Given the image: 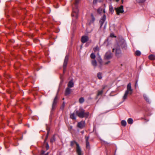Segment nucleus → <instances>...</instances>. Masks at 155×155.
I'll list each match as a JSON object with an SVG mask.
<instances>
[{
  "label": "nucleus",
  "instance_id": "nucleus-38",
  "mask_svg": "<svg viewBox=\"0 0 155 155\" xmlns=\"http://www.w3.org/2000/svg\"><path fill=\"white\" fill-rule=\"evenodd\" d=\"M97 2V0H94L93 2V3L94 4H95Z\"/></svg>",
  "mask_w": 155,
  "mask_h": 155
},
{
  "label": "nucleus",
  "instance_id": "nucleus-29",
  "mask_svg": "<svg viewBox=\"0 0 155 155\" xmlns=\"http://www.w3.org/2000/svg\"><path fill=\"white\" fill-rule=\"evenodd\" d=\"M55 141V137L54 136L50 140V142L51 143H53Z\"/></svg>",
  "mask_w": 155,
  "mask_h": 155
},
{
  "label": "nucleus",
  "instance_id": "nucleus-18",
  "mask_svg": "<svg viewBox=\"0 0 155 155\" xmlns=\"http://www.w3.org/2000/svg\"><path fill=\"white\" fill-rule=\"evenodd\" d=\"M109 11L112 14L114 12L113 8L111 5H110L109 6Z\"/></svg>",
  "mask_w": 155,
  "mask_h": 155
},
{
  "label": "nucleus",
  "instance_id": "nucleus-3",
  "mask_svg": "<svg viewBox=\"0 0 155 155\" xmlns=\"http://www.w3.org/2000/svg\"><path fill=\"white\" fill-rule=\"evenodd\" d=\"M75 113L78 117L81 118L87 117L89 115L88 112H85V110L82 108H80L78 110H76Z\"/></svg>",
  "mask_w": 155,
  "mask_h": 155
},
{
  "label": "nucleus",
  "instance_id": "nucleus-10",
  "mask_svg": "<svg viewBox=\"0 0 155 155\" xmlns=\"http://www.w3.org/2000/svg\"><path fill=\"white\" fill-rule=\"evenodd\" d=\"M85 126V121H81L80 122L78 123L77 126L80 129L83 128Z\"/></svg>",
  "mask_w": 155,
  "mask_h": 155
},
{
  "label": "nucleus",
  "instance_id": "nucleus-1",
  "mask_svg": "<svg viewBox=\"0 0 155 155\" xmlns=\"http://www.w3.org/2000/svg\"><path fill=\"white\" fill-rule=\"evenodd\" d=\"M81 0H74L72 6V13L71 14L72 17H74L76 18H78V14L79 10L78 8V4Z\"/></svg>",
  "mask_w": 155,
  "mask_h": 155
},
{
  "label": "nucleus",
  "instance_id": "nucleus-2",
  "mask_svg": "<svg viewBox=\"0 0 155 155\" xmlns=\"http://www.w3.org/2000/svg\"><path fill=\"white\" fill-rule=\"evenodd\" d=\"M133 92V90L131 88V83H129L127 85V90L126 91L123 97V101H124L127 98L128 95H131Z\"/></svg>",
  "mask_w": 155,
  "mask_h": 155
},
{
  "label": "nucleus",
  "instance_id": "nucleus-42",
  "mask_svg": "<svg viewBox=\"0 0 155 155\" xmlns=\"http://www.w3.org/2000/svg\"><path fill=\"white\" fill-rule=\"evenodd\" d=\"M49 133V132L48 131V132H47V134L46 135L48 136Z\"/></svg>",
  "mask_w": 155,
  "mask_h": 155
},
{
  "label": "nucleus",
  "instance_id": "nucleus-19",
  "mask_svg": "<svg viewBox=\"0 0 155 155\" xmlns=\"http://www.w3.org/2000/svg\"><path fill=\"white\" fill-rule=\"evenodd\" d=\"M91 63L93 66L95 67L97 66V62L95 60L92 61Z\"/></svg>",
  "mask_w": 155,
  "mask_h": 155
},
{
  "label": "nucleus",
  "instance_id": "nucleus-17",
  "mask_svg": "<svg viewBox=\"0 0 155 155\" xmlns=\"http://www.w3.org/2000/svg\"><path fill=\"white\" fill-rule=\"evenodd\" d=\"M97 59L100 64H102V60L101 59L100 56L99 55H98V56L97 57Z\"/></svg>",
  "mask_w": 155,
  "mask_h": 155
},
{
  "label": "nucleus",
  "instance_id": "nucleus-15",
  "mask_svg": "<svg viewBox=\"0 0 155 155\" xmlns=\"http://www.w3.org/2000/svg\"><path fill=\"white\" fill-rule=\"evenodd\" d=\"M74 83L72 80L70 81L68 84V87L69 88L73 87L74 86Z\"/></svg>",
  "mask_w": 155,
  "mask_h": 155
},
{
  "label": "nucleus",
  "instance_id": "nucleus-5",
  "mask_svg": "<svg viewBox=\"0 0 155 155\" xmlns=\"http://www.w3.org/2000/svg\"><path fill=\"white\" fill-rule=\"evenodd\" d=\"M75 144H76L77 146L76 151L78 155H81V151L80 147L79 144L75 141H71L70 144L71 146L73 147Z\"/></svg>",
  "mask_w": 155,
  "mask_h": 155
},
{
  "label": "nucleus",
  "instance_id": "nucleus-22",
  "mask_svg": "<svg viewBox=\"0 0 155 155\" xmlns=\"http://www.w3.org/2000/svg\"><path fill=\"white\" fill-rule=\"evenodd\" d=\"M121 124L123 126L125 127L126 125L127 122L125 120H122L121 121Z\"/></svg>",
  "mask_w": 155,
  "mask_h": 155
},
{
  "label": "nucleus",
  "instance_id": "nucleus-14",
  "mask_svg": "<svg viewBox=\"0 0 155 155\" xmlns=\"http://www.w3.org/2000/svg\"><path fill=\"white\" fill-rule=\"evenodd\" d=\"M143 97L144 99L148 103L150 104L151 103V100L150 99L149 97L146 94H143Z\"/></svg>",
  "mask_w": 155,
  "mask_h": 155
},
{
  "label": "nucleus",
  "instance_id": "nucleus-7",
  "mask_svg": "<svg viewBox=\"0 0 155 155\" xmlns=\"http://www.w3.org/2000/svg\"><path fill=\"white\" fill-rule=\"evenodd\" d=\"M58 98L57 95L54 97L53 102L52 108L51 111V113H52L53 111H54L56 108V106H57V104L58 103Z\"/></svg>",
  "mask_w": 155,
  "mask_h": 155
},
{
  "label": "nucleus",
  "instance_id": "nucleus-37",
  "mask_svg": "<svg viewBox=\"0 0 155 155\" xmlns=\"http://www.w3.org/2000/svg\"><path fill=\"white\" fill-rule=\"evenodd\" d=\"M106 25H107V23H105L104 24V29H105L106 28Z\"/></svg>",
  "mask_w": 155,
  "mask_h": 155
},
{
  "label": "nucleus",
  "instance_id": "nucleus-44",
  "mask_svg": "<svg viewBox=\"0 0 155 155\" xmlns=\"http://www.w3.org/2000/svg\"><path fill=\"white\" fill-rule=\"evenodd\" d=\"M44 155H48V153H47Z\"/></svg>",
  "mask_w": 155,
  "mask_h": 155
},
{
  "label": "nucleus",
  "instance_id": "nucleus-9",
  "mask_svg": "<svg viewBox=\"0 0 155 155\" xmlns=\"http://www.w3.org/2000/svg\"><path fill=\"white\" fill-rule=\"evenodd\" d=\"M115 10L117 15H119L120 13H123L124 12V7L123 5H121L120 7L115 8Z\"/></svg>",
  "mask_w": 155,
  "mask_h": 155
},
{
  "label": "nucleus",
  "instance_id": "nucleus-39",
  "mask_svg": "<svg viewBox=\"0 0 155 155\" xmlns=\"http://www.w3.org/2000/svg\"><path fill=\"white\" fill-rule=\"evenodd\" d=\"M110 36L111 37H115L114 36V35L113 34H110Z\"/></svg>",
  "mask_w": 155,
  "mask_h": 155
},
{
  "label": "nucleus",
  "instance_id": "nucleus-45",
  "mask_svg": "<svg viewBox=\"0 0 155 155\" xmlns=\"http://www.w3.org/2000/svg\"><path fill=\"white\" fill-rule=\"evenodd\" d=\"M119 0H116V1L117 2H118L119 1Z\"/></svg>",
  "mask_w": 155,
  "mask_h": 155
},
{
  "label": "nucleus",
  "instance_id": "nucleus-40",
  "mask_svg": "<svg viewBox=\"0 0 155 155\" xmlns=\"http://www.w3.org/2000/svg\"><path fill=\"white\" fill-rule=\"evenodd\" d=\"M110 61H108L105 63V64H108V63H110Z\"/></svg>",
  "mask_w": 155,
  "mask_h": 155
},
{
  "label": "nucleus",
  "instance_id": "nucleus-36",
  "mask_svg": "<svg viewBox=\"0 0 155 155\" xmlns=\"http://www.w3.org/2000/svg\"><path fill=\"white\" fill-rule=\"evenodd\" d=\"M48 135H46V138H45V140H44V143H45L46 140L48 139Z\"/></svg>",
  "mask_w": 155,
  "mask_h": 155
},
{
  "label": "nucleus",
  "instance_id": "nucleus-21",
  "mask_svg": "<svg viewBox=\"0 0 155 155\" xmlns=\"http://www.w3.org/2000/svg\"><path fill=\"white\" fill-rule=\"evenodd\" d=\"M104 89V87L103 88V89L102 90H101V91H98V93H97V96H99L101 95L102 93H103V90Z\"/></svg>",
  "mask_w": 155,
  "mask_h": 155
},
{
  "label": "nucleus",
  "instance_id": "nucleus-47",
  "mask_svg": "<svg viewBox=\"0 0 155 155\" xmlns=\"http://www.w3.org/2000/svg\"><path fill=\"white\" fill-rule=\"evenodd\" d=\"M121 1H122V3H123V0H122Z\"/></svg>",
  "mask_w": 155,
  "mask_h": 155
},
{
  "label": "nucleus",
  "instance_id": "nucleus-27",
  "mask_svg": "<svg viewBox=\"0 0 155 155\" xmlns=\"http://www.w3.org/2000/svg\"><path fill=\"white\" fill-rule=\"evenodd\" d=\"M93 50L94 52L98 51L99 50V48L98 46H96L94 48Z\"/></svg>",
  "mask_w": 155,
  "mask_h": 155
},
{
  "label": "nucleus",
  "instance_id": "nucleus-20",
  "mask_svg": "<svg viewBox=\"0 0 155 155\" xmlns=\"http://www.w3.org/2000/svg\"><path fill=\"white\" fill-rule=\"evenodd\" d=\"M149 58L151 60H155V56L154 55L151 54L149 56Z\"/></svg>",
  "mask_w": 155,
  "mask_h": 155
},
{
  "label": "nucleus",
  "instance_id": "nucleus-43",
  "mask_svg": "<svg viewBox=\"0 0 155 155\" xmlns=\"http://www.w3.org/2000/svg\"><path fill=\"white\" fill-rule=\"evenodd\" d=\"M137 81L136 82V83H135V85H136L137 84Z\"/></svg>",
  "mask_w": 155,
  "mask_h": 155
},
{
  "label": "nucleus",
  "instance_id": "nucleus-28",
  "mask_svg": "<svg viewBox=\"0 0 155 155\" xmlns=\"http://www.w3.org/2000/svg\"><path fill=\"white\" fill-rule=\"evenodd\" d=\"M90 57L91 58L94 59L96 57L95 55L94 54L92 53L91 54Z\"/></svg>",
  "mask_w": 155,
  "mask_h": 155
},
{
  "label": "nucleus",
  "instance_id": "nucleus-48",
  "mask_svg": "<svg viewBox=\"0 0 155 155\" xmlns=\"http://www.w3.org/2000/svg\"><path fill=\"white\" fill-rule=\"evenodd\" d=\"M62 100H64V98H63V99H62Z\"/></svg>",
  "mask_w": 155,
  "mask_h": 155
},
{
  "label": "nucleus",
  "instance_id": "nucleus-8",
  "mask_svg": "<svg viewBox=\"0 0 155 155\" xmlns=\"http://www.w3.org/2000/svg\"><path fill=\"white\" fill-rule=\"evenodd\" d=\"M69 56L68 55H66L65 57L63 65V73H64L66 70V67L67 66L68 62V61Z\"/></svg>",
  "mask_w": 155,
  "mask_h": 155
},
{
  "label": "nucleus",
  "instance_id": "nucleus-11",
  "mask_svg": "<svg viewBox=\"0 0 155 155\" xmlns=\"http://www.w3.org/2000/svg\"><path fill=\"white\" fill-rule=\"evenodd\" d=\"M105 58L107 59H109L112 58V53L110 51H108L106 52L105 55Z\"/></svg>",
  "mask_w": 155,
  "mask_h": 155
},
{
  "label": "nucleus",
  "instance_id": "nucleus-12",
  "mask_svg": "<svg viewBox=\"0 0 155 155\" xmlns=\"http://www.w3.org/2000/svg\"><path fill=\"white\" fill-rule=\"evenodd\" d=\"M106 19V16L105 15H104L103 17L101 18L100 21V28H101L103 24L104 23Z\"/></svg>",
  "mask_w": 155,
  "mask_h": 155
},
{
  "label": "nucleus",
  "instance_id": "nucleus-31",
  "mask_svg": "<svg viewBox=\"0 0 155 155\" xmlns=\"http://www.w3.org/2000/svg\"><path fill=\"white\" fill-rule=\"evenodd\" d=\"M86 148L87 149H90V144L89 142H86Z\"/></svg>",
  "mask_w": 155,
  "mask_h": 155
},
{
  "label": "nucleus",
  "instance_id": "nucleus-35",
  "mask_svg": "<svg viewBox=\"0 0 155 155\" xmlns=\"http://www.w3.org/2000/svg\"><path fill=\"white\" fill-rule=\"evenodd\" d=\"M46 147L47 150H48L49 148V146L48 143H46Z\"/></svg>",
  "mask_w": 155,
  "mask_h": 155
},
{
  "label": "nucleus",
  "instance_id": "nucleus-26",
  "mask_svg": "<svg viewBox=\"0 0 155 155\" xmlns=\"http://www.w3.org/2000/svg\"><path fill=\"white\" fill-rule=\"evenodd\" d=\"M70 117L73 120L76 119V117L74 113H73L71 114Z\"/></svg>",
  "mask_w": 155,
  "mask_h": 155
},
{
  "label": "nucleus",
  "instance_id": "nucleus-41",
  "mask_svg": "<svg viewBox=\"0 0 155 155\" xmlns=\"http://www.w3.org/2000/svg\"><path fill=\"white\" fill-rule=\"evenodd\" d=\"M81 133L82 134H83L84 133V131H81Z\"/></svg>",
  "mask_w": 155,
  "mask_h": 155
},
{
  "label": "nucleus",
  "instance_id": "nucleus-16",
  "mask_svg": "<svg viewBox=\"0 0 155 155\" xmlns=\"http://www.w3.org/2000/svg\"><path fill=\"white\" fill-rule=\"evenodd\" d=\"M71 89L69 87H67L65 91V95H68L71 93Z\"/></svg>",
  "mask_w": 155,
  "mask_h": 155
},
{
  "label": "nucleus",
  "instance_id": "nucleus-34",
  "mask_svg": "<svg viewBox=\"0 0 155 155\" xmlns=\"http://www.w3.org/2000/svg\"><path fill=\"white\" fill-rule=\"evenodd\" d=\"M138 3H142L144 2L146 0H136Z\"/></svg>",
  "mask_w": 155,
  "mask_h": 155
},
{
  "label": "nucleus",
  "instance_id": "nucleus-6",
  "mask_svg": "<svg viewBox=\"0 0 155 155\" xmlns=\"http://www.w3.org/2000/svg\"><path fill=\"white\" fill-rule=\"evenodd\" d=\"M116 45H118L120 47H121L122 49L126 50L127 48V45L126 42L123 39H121L119 40L118 44Z\"/></svg>",
  "mask_w": 155,
  "mask_h": 155
},
{
  "label": "nucleus",
  "instance_id": "nucleus-25",
  "mask_svg": "<svg viewBox=\"0 0 155 155\" xmlns=\"http://www.w3.org/2000/svg\"><path fill=\"white\" fill-rule=\"evenodd\" d=\"M79 101L80 103L82 104L84 102V100L83 97H81L79 98Z\"/></svg>",
  "mask_w": 155,
  "mask_h": 155
},
{
  "label": "nucleus",
  "instance_id": "nucleus-23",
  "mask_svg": "<svg viewBox=\"0 0 155 155\" xmlns=\"http://www.w3.org/2000/svg\"><path fill=\"white\" fill-rule=\"evenodd\" d=\"M97 77L99 79H101L102 78V73L99 72L97 74Z\"/></svg>",
  "mask_w": 155,
  "mask_h": 155
},
{
  "label": "nucleus",
  "instance_id": "nucleus-46",
  "mask_svg": "<svg viewBox=\"0 0 155 155\" xmlns=\"http://www.w3.org/2000/svg\"><path fill=\"white\" fill-rule=\"evenodd\" d=\"M72 126H71V127H70V128H71V129H72Z\"/></svg>",
  "mask_w": 155,
  "mask_h": 155
},
{
  "label": "nucleus",
  "instance_id": "nucleus-4",
  "mask_svg": "<svg viewBox=\"0 0 155 155\" xmlns=\"http://www.w3.org/2000/svg\"><path fill=\"white\" fill-rule=\"evenodd\" d=\"M113 52H114L116 56L118 58L120 57L121 56V51L120 46L118 45H115L114 48L113 49Z\"/></svg>",
  "mask_w": 155,
  "mask_h": 155
},
{
  "label": "nucleus",
  "instance_id": "nucleus-32",
  "mask_svg": "<svg viewBox=\"0 0 155 155\" xmlns=\"http://www.w3.org/2000/svg\"><path fill=\"white\" fill-rule=\"evenodd\" d=\"M65 106V103L64 102H63L62 105L60 107V109L61 110H63Z\"/></svg>",
  "mask_w": 155,
  "mask_h": 155
},
{
  "label": "nucleus",
  "instance_id": "nucleus-33",
  "mask_svg": "<svg viewBox=\"0 0 155 155\" xmlns=\"http://www.w3.org/2000/svg\"><path fill=\"white\" fill-rule=\"evenodd\" d=\"M89 138V136H85V139L86 142H89L88 140Z\"/></svg>",
  "mask_w": 155,
  "mask_h": 155
},
{
  "label": "nucleus",
  "instance_id": "nucleus-24",
  "mask_svg": "<svg viewBox=\"0 0 155 155\" xmlns=\"http://www.w3.org/2000/svg\"><path fill=\"white\" fill-rule=\"evenodd\" d=\"M127 122L129 124H132L133 123V120L131 118H129L127 120Z\"/></svg>",
  "mask_w": 155,
  "mask_h": 155
},
{
  "label": "nucleus",
  "instance_id": "nucleus-13",
  "mask_svg": "<svg viewBox=\"0 0 155 155\" xmlns=\"http://www.w3.org/2000/svg\"><path fill=\"white\" fill-rule=\"evenodd\" d=\"M88 39L89 38L87 36H83L81 37V41L82 43H84L88 41Z\"/></svg>",
  "mask_w": 155,
  "mask_h": 155
},
{
  "label": "nucleus",
  "instance_id": "nucleus-30",
  "mask_svg": "<svg viewBox=\"0 0 155 155\" xmlns=\"http://www.w3.org/2000/svg\"><path fill=\"white\" fill-rule=\"evenodd\" d=\"M135 54L137 56H140L141 54V52L137 50L135 52Z\"/></svg>",
  "mask_w": 155,
  "mask_h": 155
}]
</instances>
